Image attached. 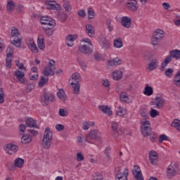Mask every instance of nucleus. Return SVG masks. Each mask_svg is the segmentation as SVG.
<instances>
[{
	"label": "nucleus",
	"mask_w": 180,
	"mask_h": 180,
	"mask_svg": "<svg viewBox=\"0 0 180 180\" xmlns=\"http://www.w3.org/2000/svg\"><path fill=\"white\" fill-rule=\"evenodd\" d=\"M77 63L79 64V65L82 70H86V64H85V63H84V60H82L81 58H78Z\"/></svg>",
	"instance_id": "obj_48"
},
{
	"label": "nucleus",
	"mask_w": 180,
	"mask_h": 180,
	"mask_svg": "<svg viewBox=\"0 0 180 180\" xmlns=\"http://www.w3.org/2000/svg\"><path fill=\"white\" fill-rule=\"evenodd\" d=\"M51 141H53V132L50 131L49 127H47L45 129L42 139V146L45 150H49L51 147Z\"/></svg>",
	"instance_id": "obj_2"
},
{
	"label": "nucleus",
	"mask_w": 180,
	"mask_h": 180,
	"mask_svg": "<svg viewBox=\"0 0 180 180\" xmlns=\"http://www.w3.org/2000/svg\"><path fill=\"white\" fill-rule=\"evenodd\" d=\"M110 150H111V149L109 147H107L105 150V154L106 157L109 159H110Z\"/></svg>",
	"instance_id": "obj_62"
},
{
	"label": "nucleus",
	"mask_w": 180,
	"mask_h": 180,
	"mask_svg": "<svg viewBox=\"0 0 180 180\" xmlns=\"http://www.w3.org/2000/svg\"><path fill=\"white\" fill-rule=\"evenodd\" d=\"M94 180H103V176L102 174L98 173L96 174V177H94Z\"/></svg>",
	"instance_id": "obj_64"
},
{
	"label": "nucleus",
	"mask_w": 180,
	"mask_h": 180,
	"mask_svg": "<svg viewBox=\"0 0 180 180\" xmlns=\"http://www.w3.org/2000/svg\"><path fill=\"white\" fill-rule=\"evenodd\" d=\"M98 108L105 115H108V116H112V115H113V113L112 112V110L108 105H99Z\"/></svg>",
	"instance_id": "obj_24"
},
{
	"label": "nucleus",
	"mask_w": 180,
	"mask_h": 180,
	"mask_svg": "<svg viewBox=\"0 0 180 180\" xmlns=\"http://www.w3.org/2000/svg\"><path fill=\"white\" fill-rule=\"evenodd\" d=\"M77 161H84V155H82V153H77Z\"/></svg>",
	"instance_id": "obj_63"
},
{
	"label": "nucleus",
	"mask_w": 180,
	"mask_h": 180,
	"mask_svg": "<svg viewBox=\"0 0 180 180\" xmlns=\"http://www.w3.org/2000/svg\"><path fill=\"white\" fill-rule=\"evenodd\" d=\"M15 8H16V6H15V1H9L7 3V11L8 12H12L13 11V9H15Z\"/></svg>",
	"instance_id": "obj_36"
},
{
	"label": "nucleus",
	"mask_w": 180,
	"mask_h": 180,
	"mask_svg": "<svg viewBox=\"0 0 180 180\" xmlns=\"http://www.w3.org/2000/svg\"><path fill=\"white\" fill-rule=\"evenodd\" d=\"M89 19H94L95 18V11L92 8H88Z\"/></svg>",
	"instance_id": "obj_50"
},
{
	"label": "nucleus",
	"mask_w": 180,
	"mask_h": 180,
	"mask_svg": "<svg viewBox=\"0 0 180 180\" xmlns=\"http://www.w3.org/2000/svg\"><path fill=\"white\" fill-rule=\"evenodd\" d=\"M19 30L18 28L13 27L11 28V37H15L14 39H11L10 42L15 47H20L22 44V39L19 38Z\"/></svg>",
	"instance_id": "obj_4"
},
{
	"label": "nucleus",
	"mask_w": 180,
	"mask_h": 180,
	"mask_svg": "<svg viewBox=\"0 0 180 180\" xmlns=\"http://www.w3.org/2000/svg\"><path fill=\"white\" fill-rule=\"evenodd\" d=\"M105 25L107 26V29H108L109 32H113V25H112V20L108 19L105 21Z\"/></svg>",
	"instance_id": "obj_45"
},
{
	"label": "nucleus",
	"mask_w": 180,
	"mask_h": 180,
	"mask_svg": "<svg viewBox=\"0 0 180 180\" xmlns=\"http://www.w3.org/2000/svg\"><path fill=\"white\" fill-rule=\"evenodd\" d=\"M165 102V100H164V98L161 96L156 97L155 101L151 103V105L153 106V108H157V109H162V106H164Z\"/></svg>",
	"instance_id": "obj_14"
},
{
	"label": "nucleus",
	"mask_w": 180,
	"mask_h": 180,
	"mask_svg": "<svg viewBox=\"0 0 180 180\" xmlns=\"http://www.w3.org/2000/svg\"><path fill=\"white\" fill-rule=\"evenodd\" d=\"M41 25H43V29L45 33L48 36L53 35V28L56 26V20H54L51 17L43 16L40 19Z\"/></svg>",
	"instance_id": "obj_1"
},
{
	"label": "nucleus",
	"mask_w": 180,
	"mask_h": 180,
	"mask_svg": "<svg viewBox=\"0 0 180 180\" xmlns=\"http://www.w3.org/2000/svg\"><path fill=\"white\" fill-rule=\"evenodd\" d=\"M111 127L113 131L112 136L115 139H117L118 136L123 134V133H126V129L120 127V125L117 122H112L111 123Z\"/></svg>",
	"instance_id": "obj_6"
},
{
	"label": "nucleus",
	"mask_w": 180,
	"mask_h": 180,
	"mask_svg": "<svg viewBox=\"0 0 180 180\" xmlns=\"http://www.w3.org/2000/svg\"><path fill=\"white\" fill-rule=\"evenodd\" d=\"M114 60V65H120L122 64V59L119 58H115Z\"/></svg>",
	"instance_id": "obj_61"
},
{
	"label": "nucleus",
	"mask_w": 180,
	"mask_h": 180,
	"mask_svg": "<svg viewBox=\"0 0 180 180\" xmlns=\"http://www.w3.org/2000/svg\"><path fill=\"white\" fill-rule=\"evenodd\" d=\"M56 18L60 22H65L68 19V15L60 8L59 12L56 14Z\"/></svg>",
	"instance_id": "obj_21"
},
{
	"label": "nucleus",
	"mask_w": 180,
	"mask_h": 180,
	"mask_svg": "<svg viewBox=\"0 0 180 180\" xmlns=\"http://www.w3.org/2000/svg\"><path fill=\"white\" fill-rule=\"evenodd\" d=\"M12 63V59L11 58H7L6 59V67L7 68H11L12 65H11Z\"/></svg>",
	"instance_id": "obj_58"
},
{
	"label": "nucleus",
	"mask_w": 180,
	"mask_h": 180,
	"mask_svg": "<svg viewBox=\"0 0 180 180\" xmlns=\"http://www.w3.org/2000/svg\"><path fill=\"white\" fill-rule=\"evenodd\" d=\"M54 71H56V61L54 60H50L48 66L45 67L43 70V74L45 77L50 75H54Z\"/></svg>",
	"instance_id": "obj_7"
},
{
	"label": "nucleus",
	"mask_w": 180,
	"mask_h": 180,
	"mask_svg": "<svg viewBox=\"0 0 180 180\" xmlns=\"http://www.w3.org/2000/svg\"><path fill=\"white\" fill-rule=\"evenodd\" d=\"M112 77L115 81H119L123 78V72L121 70H115L112 72Z\"/></svg>",
	"instance_id": "obj_25"
},
{
	"label": "nucleus",
	"mask_w": 180,
	"mask_h": 180,
	"mask_svg": "<svg viewBox=\"0 0 180 180\" xmlns=\"http://www.w3.org/2000/svg\"><path fill=\"white\" fill-rule=\"evenodd\" d=\"M85 32L89 37H94L95 36V28L92 25L87 24L85 26Z\"/></svg>",
	"instance_id": "obj_22"
},
{
	"label": "nucleus",
	"mask_w": 180,
	"mask_h": 180,
	"mask_svg": "<svg viewBox=\"0 0 180 180\" xmlns=\"http://www.w3.org/2000/svg\"><path fill=\"white\" fill-rule=\"evenodd\" d=\"M45 5H46V9L49 11H60L61 9L60 4H57L55 1H45Z\"/></svg>",
	"instance_id": "obj_13"
},
{
	"label": "nucleus",
	"mask_w": 180,
	"mask_h": 180,
	"mask_svg": "<svg viewBox=\"0 0 180 180\" xmlns=\"http://www.w3.org/2000/svg\"><path fill=\"white\" fill-rule=\"evenodd\" d=\"M171 61H172V56L169 55V56H167V58L165 59V60L162 62L161 67L164 70V68H165V67L167 65H168V64H169V63H171Z\"/></svg>",
	"instance_id": "obj_40"
},
{
	"label": "nucleus",
	"mask_w": 180,
	"mask_h": 180,
	"mask_svg": "<svg viewBox=\"0 0 180 180\" xmlns=\"http://www.w3.org/2000/svg\"><path fill=\"white\" fill-rule=\"evenodd\" d=\"M160 115V112H158V111H157V110L154 109V108H151L150 111V115L152 117H155L156 116H158Z\"/></svg>",
	"instance_id": "obj_51"
},
{
	"label": "nucleus",
	"mask_w": 180,
	"mask_h": 180,
	"mask_svg": "<svg viewBox=\"0 0 180 180\" xmlns=\"http://www.w3.org/2000/svg\"><path fill=\"white\" fill-rule=\"evenodd\" d=\"M127 6L129 11H131V12H136V11L139 9V4L136 0H129L127 3Z\"/></svg>",
	"instance_id": "obj_18"
},
{
	"label": "nucleus",
	"mask_w": 180,
	"mask_h": 180,
	"mask_svg": "<svg viewBox=\"0 0 180 180\" xmlns=\"http://www.w3.org/2000/svg\"><path fill=\"white\" fill-rule=\"evenodd\" d=\"M153 94H154L153 89L147 84L144 88L143 94L146 95V96H151Z\"/></svg>",
	"instance_id": "obj_30"
},
{
	"label": "nucleus",
	"mask_w": 180,
	"mask_h": 180,
	"mask_svg": "<svg viewBox=\"0 0 180 180\" xmlns=\"http://www.w3.org/2000/svg\"><path fill=\"white\" fill-rule=\"evenodd\" d=\"M34 89V84H27V88H26V91L27 92H30V91H32V89Z\"/></svg>",
	"instance_id": "obj_59"
},
{
	"label": "nucleus",
	"mask_w": 180,
	"mask_h": 180,
	"mask_svg": "<svg viewBox=\"0 0 180 180\" xmlns=\"http://www.w3.org/2000/svg\"><path fill=\"white\" fill-rule=\"evenodd\" d=\"M63 6L65 11V12H71L72 7L71 4H70V1L68 0H63Z\"/></svg>",
	"instance_id": "obj_34"
},
{
	"label": "nucleus",
	"mask_w": 180,
	"mask_h": 180,
	"mask_svg": "<svg viewBox=\"0 0 180 180\" xmlns=\"http://www.w3.org/2000/svg\"><path fill=\"white\" fill-rule=\"evenodd\" d=\"M57 96L60 99V101H65L67 99V96H65V91L63 89H59L57 92Z\"/></svg>",
	"instance_id": "obj_35"
},
{
	"label": "nucleus",
	"mask_w": 180,
	"mask_h": 180,
	"mask_svg": "<svg viewBox=\"0 0 180 180\" xmlns=\"http://www.w3.org/2000/svg\"><path fill=\"white\" fill-rule=\"evenodd\" d=\"M161 39H159V38H157L156 37H153L151 39V43L153 44V46H157V44H158V43H160V41Z\"/></svg>",
	"instance_id": "obj_53"
},
{
	"label": "nucleus",
	"mask_w": 180,
	"mask_h": 180,
	"mask_svg": "<svg viewBox=\"0 0 180 180\" xmlns=\"http://www.w3.org/2000/svg\"><path fill=\"white\" fill-rule=\"evenodd\" d=\"M28 47L32 53H39V49L37 48V46H36V44H34V41L30 43Z\"/></svg>",
	"instance_id": "obj_39"
},
{
	"label": "nucleus",
	"mask_w": 180,
	"mask_h": 180,
	"mask_svg": "<svg viewBox=\"0 0 180 180\" xmlns=\"http://www.w3.org/2000/svg\"><path fill=\"white\" fill-rule=\"evenodd\" d=\"M168 141V136L165 134H162L159 137V143L161 144L162 141Z\"/></svg>",
	"instance_id": "obj_54"
},
{
	"label": "nucleus",
	"mask_w": 180,
	"mask_h": 180,
	"mask_svg": "<svg viewBox=\"0 0 180 180\" xmlns=\"http://www.w3.org/2000/svg\"><path fill=\"white\" fill-rule=\"evenodd\" d=\"M6 51H7V54H6L7 58H12V54H13V48L8 47Z\"/></svg>",
	"instance_id": "obj_49"
},
{
	"label": "nucleus",
	"mask_w": 180,
	"mask_h": 180,
	"mask_svg": "<svg viewBox=\"0 0 180 180\" xmlns=\"http://www.w3.org/2000/svg\"><path fill=\"white\" fill-rule=\"evenodd\" d=\"M44 37L43 36H39L37 39V46L39 49V50H44L45 45H44Z\"/></svg>",
	"instance_id": "obj_28"
},
{
	"label": "nucleus",
	"mask_w": 180,
	"mask_h": 180,
	"mask_svg": "<svg viewBox=\"0 0 180 180\" xmlns=\"http://www.w3.org/2000/svg\"><path fill=\"white\" fill-rule=\"evenodd\" d=\"M129 176V169L125 168L123 172H118L116 174V180H127Z\"/></svg>",
	"instance_id": "obj_20"
},
{
	"label": "nucleus",
	"mask_w": 180,
	"mask_h": 180,
	"mask_svg": "<svg viewBox=\"0 0 180 180\" xmlns=\"http://www.w3.org/2000/svg\"><path fill=\"white\" fill-rule=\"evenodd\" d=\"M149 159L152 165H157L158 164V153L155 150L149 152Z\"/></svg>",
	"instance_id": "obj_17"
},
{
	"label": "nucleus",
	"mask_w": 180,
	"mask_h": 180,
	"mask_svg": "<svg viewBox=\"0 0 180 180\" xmlns=\"http://www.w3.org/2000/svg\"><path fill=\"white\" fill-rule=\"evenodd\" d=\"M14 76L17 78L18 81L22 84L23 85H26V78L25 77V73L20 70H16L14 72Z\"/></svg>",
	"instance_id": "obj_16"
},
{
	"label": "nucleus",
	"mask_w": 180,
	"mask_h": 180,
	"mask_svg": "<svg viewBox=\"0 0 180 180\" xmlns=\"http://www.w3.org/2000/svg\"><path fill=\"white\" fill-rule=\"evenodd\" d=\"M78 49L80 53H82L83 54H86L87 56L92 54V53L94 52V49H92V44H80Z\"/></svg>",
	"instance_id": "obj_8"
},
{
	"label": "nucleus",
	"mask_w": 180,
	"mask_h": 180,
	"mask_svg": "<svg viewBox=\"0 0 180 180\" xmlns=\"http://www.w3.org/2000/svg\"><path fill=\"white\" fill-rule=\"evenodd\" d=\"M120 101L122 102H127L129 101V96H127V93L122 91L120 94Z\"/></svg>",
	"instance_id": "obj_44"
},
{
	"label": "nucleus",
	"mask_w": 180,
	"mask_h": 180,
	"mask_svg": "<svg viewBox=\"0 0 180 180\" xmlns=\"http://www.w3.org/2000/svg\"><path fill=\"white\" fill-rule=\"evenodd\" d=\"M19 150V147L13 143H8L4 146V150L6 151V154L9 155H12L18 153Z\"/></svg>",
	"instance_id": "obj_9"
},
{
	"label": "nucleus",
	"mask_w": 180,
	"mask_h": 180,
	"mask_svg": "<svg viewBox=\"0 0 180 180\" xmlns=\"http://www.w3.org/2000/svg\"><path fill=\"white\" fill-rule=\"evenodd\" d=\"M141 133L143 137H148V134L151 133V128L150 127V121L144 120L142 123Z\"/></svg>",
	"instance_id": "obj_10"
},
{
	"label": "nucleus",
	"mask_w": 180,
	"mask_h": 180,
	"mask_svg": "<svg viewBox=\"0 0 180 180\" xmlns=\"http://www.w3.org/2000/svg\"><path fill=\"white\" fill-rule=\"evenodd\" d=\"M158 67V63L157 62V60L153 59L150 61V63L148 65V70L150 71H153V70H155Z\"/></svg>",
	"instance_id": "obj_33"
},
{
	"label": "nucleus",
	"mask_w": 180,
	"mask_h": 180,
	"mask_svg": "<svg viewBox=\"0 0 180 180\" xmlns=\"http://www.w3.org/2000/svg\"><path fill=\"white\" fill-rule=\"evenodd\" d=\"M124 115V108L122 107H119L118 110L116 111L117 116H123Z\"/></svg>",
	"instance_id": "obj_52"
},
{
	"label": "nucleus",
	"mask_w": 180,
	"mask_h": 180,
	"mask_svg": "<svg viewBox=\"0 0 180 180\" xmlns=\"http://www.w3.org/2000/svg\"><path fill=\"white\" fill-rule=\"evenodd\" d=\"M165 74L166 77H168V78H171L174 74V70L172 68H168L165 70Z\"/></svg>",
	"instance_id": "obj_47"
},
{
	"label": "nucleus",
	"mask_w": 180,
	"mask_h": 180,
	"mask_svg": "<svg viewBox=\"0 0 180 180\" xmlns=\"http://www.w3.org/2000/svg\"><path fill=\"white\" fill-rule=\"evenodd\" d=\"M70 85L73 88V94L78 95V94H79V83H70Z\"/></svg>",
	"instance_id": "obj_38"
},
{
	"label": "nucleus",
	"mask_w": 180,
	"mask_h": 180,
	"mask_svg": "<svg viewBox=\"0 0 180 180\" xmlns=\"http://www.w3.org/2000/svg\"><path fill=\"white\" fill-rule=\"evenodd\" d=\"M153 36L160 40L164 38V30L158 29L153 32Z\"/></svg>",
	"instance_id": "obj_31"
},
{
	"label": "nucleus",
	"mask_w": 180,
	"mask_h": 180,
	"mask_svg": "<svg viewBox=\"0 0 180 180\" xmlns=\"http://www.w3.org/2000/svg\"><path fill=\"white\" fill-rule=\"evenodd\" d=\"M19 130L20 131V134H25V131H26V126L23 124H20Z\"/></svg>",
	"instance_id": "obj_57"
},
{
	"label": "nucleus",
	"mask_w": 180,
	"mask_h": 180,
	"mask_svg": "<svg viewBox=\"0 0 180 180\" xmlns=\"http://www.w3.org/2000/svg\"><path fill=\"white\" fill-rule=\"evenodd\" d=\"M172 127H174V129H176L178 131H180V120H174L172 124H171Z\"/></svg>",
	"instance_id": "obj_41"
},
{
	"label": "nucleus",
	"mask_w": 180,
	"mask_h": 180,
	"mask_svg": "<svg viewBox=\"0 0 180 180\" xmlns=\"http://www.w3.org/2000/svg\"><path fill=\"white\" fill-rule=\"evenodd\" d=\"M179 172V165L176 162H172L167 169V176L169 179L174 178Z\"/></svg>",
	"instance_id": "obj_3"
},
{
	"label": "nucleus",
	"mask_w": 180,
	"mask_h": 180,
	"mask_svg": "<svg viewBox=\"0 0 180 180\" xmlns=\"http://www.w3.org/2000/svg\"><path fill=\"white\" fill-rule=\"evenodd\" d=\"M49 101L53 102L54 101V96L51 93L45 92L44 94V98H41V102L42 105L47 106V105H49Z\"/></svg>",
	"instance_id": "obj_12"
},
{
	"label": "nucleus",
	"mask_w": 180,
	"mask_h": 180,
	"mask_svg": "<svg viewBox=\"0 0 180 180\" xmlns=\"http://www.w3.org/2000/svg\"><path fill=\"white\" fill-rule=\"evenodd\" d=\"M139 113L142 117L147 119L148 117V111L146 108H142L139 110Z\"/></svg>",
	"instance_id": "obj_43"
},
{
	"label": "nucleus",
	"mask_w": 180,
	"mask_h": 180,
	"mask_svg": "<svg viewBox=\"0 0 180 180\" xmlns=\"http://www.w3.org/2000/svg\"><path fill=\"white\" fill-rule=\"evenodd\" d=\"M169 54L172 58H174L175 60H180V50L179 49H174L169 52Z\"/></svg>",
	"instance_id": "obj_27"
},
{
	"label": "nucleus",
	"mask_w": 180,
	"mask_h": 180,
	"mask_svg": "<svg viewBox=\"0 0 180 180\" xmlns=\"http://www.w3.org/2000/svg\"><path fill=\"white\" fill-rule=\"evenodd\" d=\"M79 82H81V75L78 72L73 73L71 83L79 84Z\"/></svg>",
	"instance_id": "obj_29"
},
{
	"label": "nucleus",
	"mask_w": 180,
	"mask_h": 180,
	"mask_svg": "<svg viewBox=\"0 0 180 180\" xmlns=\"http://www.w3.org/2000/svg\"><path fill=\"white\" fill-rule=\"evenodd\" d=\"M102 139V134L101 132L96 129H94L90 131V133L86 136L84 141L87 143H92L91 141L96 140V141H101Z\"/></svg>",
	"instance_id": "obj_5"
},
{
	"label": "nucleus",
	"mask_w": 180,
	"mask_h": 180,
	"mask_svg": "<svg viewBox=\"0 0 180 180\" xmlns=\"http://www.w3.org/2000/svg\"><path fill=\"white\" fill-rule=\"evenodd\" d=\"M46 82H49V79H46V77L41 76L38 85H39V86H40V88H43V86H44V85H46Z\"/></svg>",
	"instance_id": "obj_42"
},
{
	"label": "nucleus",
	"mask_w": 180,
	"mask_h": 180,
	"mask_svg": "<svg viewBox=\"0 0 180 180\" xmlns=\"http://www.w3.org/2000/svg\"><path fill=\"white\" fill-rule=\"evenodd\" d=\"M78 39V35L77 34H68L66 37L65 43L68 47H72L74 46V41L75 40H77Z\"/></svg>",
	"instance_id": "obj_19"
},
{
	"label": "nucleus",
	"mask_w": 180,
	"mask_h": 180,
	"mask_svg": "<svg viewBox=\"0 0 180 180\" xmlns=\"http://www.w3.org/2000/svg\"><path fill=\"white\" fill-rule=\"evenodd\" d=\"M25 124L27 127H34L35 129H37V124H36L34 120H33L32 117L26 118Z\"/></svg>",
	"instance_id": "obj_26"
},
{
	"label": "nucleus",
	"mask_w": 180,
	"mask_h": 180,
	"mask_svg": "<svg viewBox=\"0 0 180 180\" xmlns=\"http://www.w3.org/2000/svg\"><path fill=\"white\" fill-rule=\"evenodd\" d=\"M59 115L62 117H65L66 116H68V112H67V111H65V110L60 108V109H59Z\"/></svg>",
	"instance_id": "obj_55"
},
{
	"label": "nucleus",
	"mask_w": 180,
	"mask_h": 180,
	"mask_svg": "<svg viewBox=\"0 0 180 180\" xmlns=\"http://www.w3.org/2000/svg\"><path fill=\"white\" fill-rule=\"evenodd\" d=\"M132 174L136 180H144L140 167L137 165L134 166V168L132 169Z\"/></svg>",
	"instance_id": "obj_15"
},
{
	"label": "nucleus",
	"mask_w": 180,
	"mask_h": 180,
	"mask_svg": "<svg viewBox=\"0 0 180 180\" xmlns=\"http://www.w3.org/2000/svg\"><path fill=\"white\" fill-rule=\"evenodd\" d=\"M94 57L97 61H102V60H103V55L98 52L94 53Z\"/></svg>",
	"instance_id": "obj_46"
},
{
	"label": "nucleus",
	"mask_w": 180,
	"mask_h": 180,
	"mask_svg": "<svg viewBox=\"0 0 180 180\" xmlns=\"http://www.w3.org/2000/svg\"><path fill=\"white\" fill-rule=\"evenodd\" d=\"M5 94H4V90L0 89V104L4 103L5 102Z\"/></svg>",
	"instance_id": "obj_56"
},
{
	"label": "nucleus",
	"mask_w": 180,
	"mask_h": 180,
	"mask_svg": "<svg viewBox=\"0 0 180 180\" xmlns=\"http://www.w3.org/2000/svg\"><path fill=\"white\" fill-rule=\"evenodd\" d=\"M114 47L116 49H122V47H123V41L120 38L115 39Z\"/></svg>",
	"instance_id": "obj_37"
},
{
	"label": "nucleus",
	"mask_w": 180,
	"mask_h": 180,
	"mask_svg": "<svg viewBox=\"0 0 180 180\" xmlns=\"http://www.w3.org/2000/svg\"><path fill=\"white\" fill-rule=\"evenodd\" d=\"M25 164V160L20 158H17L15 160L14 165H8V169L10 171H15V167H17V168H22L23 165Z\"/></svg>",
	"instance_id": "obj_11"
},
{
	"label": "nucleus",
	"mask_w": 180,
	"mask_h": 180,
	"mask_svg": "<svg viewBox=\"0 0 180 180\" xmlns=\"http://www.w3.org/2000/svg\"><path fill=\"white\" fill-rule=\"evenodd\" d=\"M56 129L58 130V131H63V130H64V125L61 124H57L56 125Z\"/></svg>",
	"instance_id": "obj_60"
},
{
	"label": "nucleus",
	"mask_w": 180,
	"mask_h": 180,
	"mask_svg": "<svg viewBox=\"0 0 180 180\" xmlns=\"http://www.w3.org/2000/svg\"><path fill=\"white\" fill-rule=\"evenodd\" d=\"M121 25L126 29H129L131 26V19L127 16L122 17L121 19Z\"/></svg>",
	"instance_id": "obj_23"
},
{
	"label": "nucleus",
	"mask_w": 180,
	"mask_h": 180,
	"mask_svg": "<svg viewBox=\"0 0 180 180\" xmlns=\"http://www.w3.org/2000/svg\"><path fill=\"white\" fill-rule=\"evenodd\" d=\"M32 136L30 134H24L21 138V142L23 143V144H27L32 141Z\"/></svg>",
	"instance_id": "obj_32"
}]
</instances>
